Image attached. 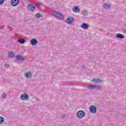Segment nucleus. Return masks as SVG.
Returning <instances> with one entry per match:
<instances>
[{
	"mask_svg": "<svg viewBox=\"0 0 126 126\" xmlns=\"http://www.w3.org/2000/svg\"><path fill=\"white\" fill-rule=\"evenodd\" d=\"M11 3L13 6H17L19 3V0H11Z\"/></svg>",
	"mask_w": 126,
	"mask_h": 126,
	"instance_id": "7",
	"label": "nucleus"
},
{
	"mask_svg": "<svg viewBox=\"0 0 126 126\" xmlns=\"http://www.w3.org/2000/svg\"><path fill=\"white\" fill-rule=\"evenodd\" d=\"M5 67H6V68H8V67H9V64L6 63L4 65Z\"/></svg>",
	"mask_w": 126,
	"mask_h": 126,
	"instance_id": "24",
	"label": "nucleus"
},
{
	"mask_svg": "<svg viewBox=\"0 0 126 126\" xmlns=\"http://www.w3.org/2000/svg\"><path fill=\"white\" fill-rule=\"evenodd\" d=\"M8 57H9V58H10V59H12V58L14 57V53H13L12 52H9Z\"/></svg>",
	"mask_w": 126,
	"mask_h": 126,
	"instance_id": "18",
	"label": "nucleus"
},
{
	"mask_svg": "<svg viewBox=\"0 0 126 126\" xmlns=\"http://www.w3.org/2000/svg\"><path fill=\"white\" fill-rule=\"evenodd\" d=\"M51 14H52L53 16H55V17H57V18H59L60 19H63V14L60 13L59 12H57L56 11H52Z\"/></svg>",
	"mask_w": 126,
	"mask_h": 126,
	"instance_id": "1",
	"label": "nucleus"
},
{
	"mask_svg": "<svg viewBox=\"0 0 126 126\" xmlns=\"http://www.w3.org/2000/svg\"><path fill=\"white\" fill-rule=\"evenodd\" d=\"M117 38H120V39H124L125 38V36L121 33H118L116 35Z\"/></svg>",
	"mask_w": 126,
	"mask_h": 126,
	"instance_id": "16",
	"label": "nucleus"
},
{
	"mask_svg": "<svg viewBox=\"0 0 126 126\" xmlns=\"http://www.w3.org/2000/svg\"><path fill=\"white\" fill-rule=\"evenodd\" d=\"M82 14L83 15H86V14H87V11H86V10H84L83 12H82Z\"/></svg>",
	"mask_w": 126,
	"mask_h": 126,
	"instance_id": "21",
	"label": "nucleus"
},
{
	"mask_svg": "<svg viewBox=\"0 0 126 126\" xmlns=\"http://www.w3.org/2000/svg\"><path fill=\"white\" fill-rule=\"evenodd\" d=\"M74 20V19H73V18H72V17H69V18L66 19V22L68 24H71V23H72V22H73Z\"/></svg>",
	"mask_w": 126,
	"mask_h": 126,
	"instance_id": "12",
	"label": "nucleus"
},
{
	"mask_svg": "<svg viewBox=\"0 0 126 126\" xmlns=\"http://www.w3.org/2000/svg\"><path fill=\"white\" fill-rule=\"evenodd\" d=\"M72 11L74 12H75V13H79V12H80V8H79L77 6H74L72 8Z\"/></svg>",
	"mask_w": 126,
	"mask_h": 126,
	"instance_id": "8",
	"label": "nucleus"
},
{
	"mask_svg": "<svg viewBox=\"0 0 126 126\" xmlns=\"http://www.w3.org/2000/svg\"><path fill=\"white\" fill-rule=\"evenodd\" d=\"M94 83H96V84H98V83H101V82H102V80L98 78V79H93V80Z\"/></svg>",
	"mask_w": 126,
	"mask_h": 126,
	"instance_id": "15",
	"label": "nucleus"
},
{
	"mask_svg": "<svg viewBox=\"0 0 126 126\" xmlns=\"http://www.w3.org/2000/svg\"><path fill=\"white\" fill-rule=\"evenodd\" d=\"M4 2V0H0V5Z\"/></svg>",
	"mask_w": 126,
	"mask_h": 126,
	"instance_id": "23",
	"label": "nucleus"
},
{
	"mask_svg": "<svg viewBox=\"0 0 126 126\" xmlns=\"http://www.w3.org/2000/svg\"><path fill=\"white\" fill-rule=\"evenodd\" d=\"M36 6L37 8H40V7H41V5L40 4H37Z\"/></svg>",
	"mask_w": 126,
	"mask_h": 126,
	"instance_id": "25",
	"label": "nucleus"
},
{
	"mask_svg": "<svg viewBox=\"0 0 126 126\" xmlns=\"http://www.w3.org/2000/svg\"><path fill=\"white\" fill-rule=\"evenodd\" d=\"M16 61H17V62H19V61L23 62V61H24V58H23V57H22L20 55H17L16 56Z\"/></svg>",
	"mask_w": 126,
	"mask_h": 126,
	"instance_id": "13",
	"label": "nucleus"
},
{
	"mask_svg": "<svg viewBox=\"0 0 126 126\" xmlns=\"http://www.w3.org/2000/svg\"><path fill=\"white\" fill-rule=\"evenodd\" d=\"M6 94H2V98H3V99H6Z\"/></svg>",
	"mask_w": 126,
	"mask_h": 126,
	"instance_id": "22",
	"label": "nucleus"
},
{
	"mask_svg": "<svg viewBox=\"0 0 126 126\" xmlns=\"http://www.w3.org/2000/svg\"><path fill=\"white\" fill-rule=\"evenodd\" d=\"M81 28L84 29V30H86V29H88V28H89V25L87 24L82 23L81 25Z\"/></svg>",
	"mask_w": 126,
	"mask_h": 126,
	"instance_id": "9",
	"label": "nucleus"
},
{
	"mask_svg": "<svg viewBox=\"0 0 126 126\" xmlns=\"http://www.w3.org/2000/svg\"><path fill=\"white\" fill-rule=\"evenodd\" d=\"M31 44L32 46H35V45H37V44H38V41L36 39H32L31 40Z\"/></svg>",
	"mask_w": 126,
	"mask_h": 126,
	"instance_id": "14",
	"label": "nucleus"
},
{
	"mask_svg": "<svg viewBox=\"0 0 126 126\" xmlns=\"http://www.w3.org/2000/svg\"><path fill=\"white\" fill-rule=\"evenodd\" d=\"M29 96L27 94L24 93L21 96V100H28Z\"/></svg>",
	"mask_w": 126,
	"mask_h": 126,
	"instance_id": "6",
	"label": "nucleus"
},
{
	"mask_svg": "<svg viewBox=\"0 0 126 126\" xmlns=\"http://www.w3.org/2000/svg\"><path fill=\"white\" fill-rule=\"evenodd\" d=\"M35 17H36V18H42L43 17V14L37 13L35 15Z\"/></svg>",
	"mask_w": 126,
	"mask_h": 126,
	"instance_id": "17",
	"label": "nucleus"
},
{
	"mask_svg": "<svg viewBox=\"0 0 126 126\" xmlns=\"http://www.w3.org/2000/svg\"><path fill=\"white\" fill-rule=\"evenodd\" d=\"M18 42L20 43V44H24V43H25V39L24 38H20L18 39Z\"/></svg>",
	"mask_w": 126,
	"mask_h": 126,
	"instance_id": "19",
	"label": "nucleus"
},
{
	"mask_svg": "<svg viewBox=\"0 0 126 126\" xmlns=\"http://www.w3.org/2000/svg\"><path fill=\"white\" fill-rule=\"evenodd\" d=\"M28 10L31 12H34L35 11V6L32 4H29L27 6Z\"/></svg>",
	"mask_w": 126,
	"mask_h": 126,
	"instance_id": "4",
	"label": "nucleus"
},
{
	"mask_svg": "<svg viewBox=\"0 0 126 126\" xmlns=\"http://www.w3.org/2000/svg\"><path fill=\"white\" fill-rule=\"evenodd\" d=\"M24 76L26 78H31L32 77V72L30 71L24 73Z\"/></svg>",
	"mask_w": 126,
	"mask_h": 126,
	"instance_id": "10",
	"label": "nucleus"
},
{
	"mask_svg": "<svg viewBox=\"0 0 126 126\" xmlns=\"http://www.w3.org/2000/svg\"><path fill=\"white\" fill-rule=\"evenodd\" d=\"M77 117L80 118V119L84 118L85 117V112L82 110H79L77 112Z\"/></svg>",
	"mask_w": 126,
	"mask_h": 126,
	"instance_id": "3",
	"label": "nucleus"
},
{
	"mask_svg": "<svg viewBox=\"0 0 126 126\" xmlns=\"http://www.w3.org/2000/svg\"><path fill=\"white\" fill-rule=\"evenodd\" d=\"M88 89H89V90H93V89H94V90H96V91L103 90V89L102 88V87L97 85H93L88 86Z\"/></svg>",
	"mask_w": 126,
	"mask_h": 126,
	"instance_id": "2",
	"label": "nucleus"
},
{
	"mask_svg": "<svg viewBox=\"0 0 126 126\" xmlns=\"http://www.w3.org/2000/svg\"><path fill=\"white\" fill-rule=\"evenodd\" d=\"M89 110L90 113L92 114H96V112H97V108L94 105L90 106Z\"/></svg>",
	"mask_w": 126,
	"mask_h": 126,
	"instance_id": "5",
	"label": "nucleus"
},
{
	"mask_svg": "<svg viewBox=\"0 0 126 126\" xmlns=\"http://www.w3.org/2000/svg\"><path fill=\"white\" fill-rule=\"evenodd\" d=\"M103 8H105V9H110L111 8V4L108 3H104L103 4Z\"/></svg>",
	"mask_w": 126,
	"mask_h": 126,
	"instance_id": "11",
	"label": "nucleus"
},
{
	"mask_svg": "<svg viewBox=\"0 0 126 126\" xmlns=\"http://www.w3.org/2000/svg\"><path fill=\"white\" fill-rule=\"evenodd\" d=\"M4 122V119L2 117H0V124H2Z\"/></svg>",
	"mask_w": 126,
	"mask_h": 126,
	"instance_id": "20",
	"label": "nucleus"
}]
</instances>
